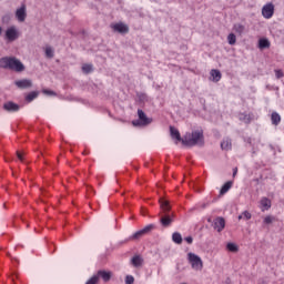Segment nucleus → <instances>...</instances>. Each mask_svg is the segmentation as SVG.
Listing matches in <instances>:
<instances>
[{
	"label": "nucleus",
	"instance_id": "nucleus-1",
	"mask_svg": "<svg viewBox=\"0 0 284 284\" xmlns=\"http://www.w3.org/2000/svg\"><path fill=\"white\" fill-rule=\"evenodd\" d=\"M0 68L13 70V72H23L26 65L17 58L4 57L0 59Z\"/></svg>",
	"mask_w": 284,
	"mask_h": 284
},
{
	"label": "nucleus",
	"instance_id": "nucleus-2",
	"mask_svg": "<svg viewBox=\"0 0 284 284\" xmlns=\"http://www.w3.org/2000/svg\"><path fill=\"white\" fill-rule=\"evenodd\" d=\"M183 145H203V131L197 130L186 133L182 139Z\"/></svg>",
	"mask_w": 284,
	"mask_h": 284
},
{
	"label": "nucleus",
	"instance_id": "nucleus-3",
	"mask_svg": "<svg viewBox=\"0 0 284 284\" xmlns=\"http://www.w3.org/2000/svg\"><path fill=\"white\" fill-rule=\"evenodd\" d=\"M187 262L194 272H201L203 270V260L195 253H187Z\"/></svg>",
	"mask_w": 284,
	"mask_h": 284
},
{
	"label": "nucleus",
	"instance_id": "nucleus-4",
	"mask_svg": "<svg viewBox=\"0 0 284 284\" xmlns=\"http://www.w3.org/2000/svg\"><path fill=\"white\" fill-rule=\"evenodd\" d=\"M138 116L139 120L132 121V125H134L135 128H139V125H150V123H152V118H148L145 112H143V110L141 109L138 110Z\"/></svg>",
	"mask_w": 284,
	"mask_h": 284
},
{
	"label": "nucleus",
	"instance_id": "nucleus-5",
	"mask_svg": "<svg viewBox=\"0 0 284 284\" xmlns=\"http://www.w3.org/2000/svg\"><path fill=\"white\" fill-rule=\"evenodd\" d=\"M154 224H149L146 225L144 229L135 232L130 239L131 241H136L139 239H142V236H145V234H150V232H152V230H154Z\"/></svg>",
	"mask_w": 284,
	"mask_h": 284
},
{
	"label": "nucleus",
	"instance_id": "nucleus-6",
	"mask_svg": "<svg viewBox=\"0 0 284 284\" xmlns=\"http://www.w3.org/2000/svg\"><path fill=\"white\" fill-rule=\"evenodd\" d=\"M262 17H264V19H272V17H274V3L268 2L263 6Z\"/></svg>",
	"mask_w": 284,
	"mask_h": 284
},
{
	"label": "nucleus",
	"instance_id": "nucleus-7",
	"mask_svg": "<svg viewBox=\"0 0 284 284\" xmlns=\"http://www.w3.org/2000/svg\"><path fill=\"white\" fill-rule=\"evenodd\" d=\"M6 39L9 41H17V39H19V31H17L16 27H10L7 29Z\"/></svg>",
	"mask_w": 284,
	"mask_h": 284
},
{
	"label": "nucleus",
	"instance_id": "nucleus-8",
	"mask_svg": "<svg viewBox=\"0 0 284 284\" xmlns=\"http://www.w3.org/2000/svg\"><path fill=\"white\" fill-rule=\"evenodd\" d=\"M112 28L115 32H120V34H128L130 32V28L123 22L115 23Z\"/></svg>",
	"mask_w": 284,
	"mask_h": 284
},
{
	"label": "nucleus",
	"instance_id": "nucleus-9",
	"mask_svg": "<svg viewBox=\"0 0 284 284\" xmlns=\"http://www.w3.org/2000/svg\"><path fill=\"white\" fill-rule=\"evenodd\" d=\"M95 276H98V281H99V278H102V281L104 283H109V281L112 278V272L105 271V270H100V271H98Z\"/></svg>",
	"mask_w": 284,
	"mask_h": 284
},
{
	"label": "nucleus",
	"instance_id": "nucleus-10",
	"mask_svg": "<svg viewBox=\"0 0 284 284\" xmlns=\"http://www.w3.org/2000/svg\"><path fill=\"white\" fill-rule=\"evenodd\" d=\"M213 227L216 230V232H222L225 230V219L223 217H216L213 221Z\"/></svg>",
	"mask_w": 284,
	"mask_h": 284
},
{
	"label": "nucleus",
	"instance_id": "nucleus-11",
	"mask_svg": "<svg viewBox=\"0 0 284 284\" xmlns=\"http://www.w3.org/2000/svg\"><path fill=\"white\" fill-rule=\"evenodd\" d=\"M16 17L20 23L26 21V17H28V13H26V4H22L21 8L17 9Z\"/></svg>",
	"mask_w": 284,
	"mask_h": 284
},
{
	"label": "nucleus",
	"instance_id": "nucleus-12",
	"mask_svg": "<svg viewBox=\"0 0 284 284\" xmlns=\"http://www.w3.org/2000/svg\"><path fill=\"white\" fill-rule=\"evenodd\" d=\"M17 88H20V90H26V88H32V81L24 79V80H18L16 81Z\"/></svg>",
	"mask_w": 284,
	"mask_h": 284
},
{
	"label": "nucleus",
	"instance_id": "nucleus-13",
	"mask_svg": "<svg viewBox=\"0 0 284 284\" xmlns=\"http://www.w3.org/2000/svg\"><path fill=\"white\" fill-rule=\"evenodd\" d=\"M260 205H261L262 212H265V211L270 210V207H272V200H270L267 197H262L260 201Z\"/></svg>",
	"mask_w": 284,
	"mask_h": 284
},
{
	"label": "nucleus",
	"instance_id": "nucleus-14",
	"mask_svg": "<svg viewBox=\"0 0 284 284\" xmlns=\"http://www.w3.org/2000/svg\"><path fill=\"white\" fill-rule=\"evenodd\" d=\"M4 110H7V112H19V104L14 103V102H7L3 104Z\"/></svg>",
	"mask_w": 284,
	"mask_h": 284
},
{
	"label": "nucleus",
	"instance_id": "nucleus-15",
	"mask_svg": "<svg viewBox=\"0 0 284 284\" xmlns=\"http://www.w3.org/2000/svg\"><path fill=\"white\" fill-rule=\"evenodd\" d=\"M174 219H172L170 215H164L160 220V223L163 225V227H170V225H172Z\"/></svg>",
	"mask_w": 284,
	"mask_h": 284
},
{
	"label": "nucleus",
	"instance_id": "nucleus-16",
	"mask_svg": "<svg viewBox=\"0 0 284 284\" xmlns=\"http://www.w3.org/2000/svg\"><path fill=\"white\" fill-rule=\"evenodd\" d=\"M131 264L133 265V267H141V266H143V257H141V255H134L131 258Z\"/></svg>",
	"mask_w": 284,
	"mask_h": 284
},
{
	"label": "nucleus",
	"instance_id": "nucleus-17",
	"mask_svg": "<svg viewBox=\"0 0 284 284\" xmlns=\"http://www.w3.org/2000/svg\"><path fill=\"white\" fill-rule=\"evenodd\" d=\"M232 181L226 182L220 190V194L221 196H223L224 194H227V192H230V190H232Z\"/></svg>",
	"mask_w": 284,
	"mask_h": 284
},
{
	"label": "nucleus",
	"instance_id": "nucleus-18",
	"mask_svg": "<svg viewBox=\"0 0 284 284\" xmlns=\"http://www.w3.org/2000/svg\"><path fill=\"white\" fill-rule=\"evenodd\" d=\"M211 77H212V79H213V81H214L215 83H219V81H221V78H222L221 71H219V70H216V69H212V70H211Z\"/></svg>",
	"mask_w": 284,
	"mask_h": 284
},
{
	"label": "nucleus",
	"instance_id": "nucleus-19",
	"mask_svg": "<svg viewBox=\"0 0 284 284\" xmlns=\"http://www.w3.org/2000/svg\"><path fill=\"white\" fill-rule=\"evenodd\" d=\"M271 43L270 40L262 38L258 40V48L260 50H265L266 48H270Z\"/></svg>",
	"mask_w": 284,
	"mask_h": 284
},
{
	"label": "nucleus",
	"instance_id": "nucleus-20",
	"mask_svg": "<svg viewBox=\"0 0 284 284\" xmlns=\"http://www.w3.org/2000/svg\"><path fill=\"white\" fill-rule=\"evenodd\" d=\"M170 132H171L172 139H176L178 141H183V139H181V133L176 130V128L170 126Z\"/></svg>",
	"mask_w": 284,
	"mask_h": 284
},
{
	"label": "nucleus",
	"instance_id": "nucleus-21",
	"mask_svg": "<svg viewBox=\"0 0 284 284\" xmlns=\"http://www.w3.org/2000/svg\"><path fill=\"white\" fill-rule=\"evenodd\" d=\"M172 241H173V243L181 245V243H183V236L181 235V233L175 232L172 234Z\"/></svg>",
	"mask_w": 284,
	"mask_h": 284
},
{
	"label": "nucleus",
	"instance_id": "nucleus-22",
	"mask_svg": "<svg viewBox=\"0 0 284 284\" xmlns=\"http://www.w3.org/2000/svg\"><path fill=\"white\" fill-rule=\"evenodd\" d=\"M271 121L273 125H278L281 123V115L277 112H273L271 115Z\"/></svg>",
	"mask_w": 284,
	"mask_h": 284
},
{
	"label": "nucleus",
	"instance_id": "nucleus-23",
	"mask_svg": "<svg viewBox=\"0 0 284 284\" xmlns=\"http://www.w3.org/2000/svg\"><path fill=\"white\" fill-rule=\"evenodd\" d=\"M221 148H222V150H226V151L232 150V140H230V139L223 140L221 143Z\"/></svg>",
	"mask_w": 284,
	"mask_h": 284
},
{
	"label": "nucleus",
	"instance_id": "nucleus-24",
	"mask_svg": "<svg viewBox=\"0 0 284 284\" xmlns=\"http://www.w3.org/2000/svg\"><path fill=\"white\" fill-rule=\"evenodd\" d=\"M233 30L237 34H243V32H245V26H243L241 23H236V24H234Z\"/></svg>",
	"mask_w": 284,
	"mask_h": 284
},
{
	"label": "nucleus",
	"instance_id": "nucleus-25",
	"mask_svg": "<svg viewBox=\"0 0 284 284\" xmlns=\"http://www.w3.org/2000/svg\"><path fill=\"white\" fill-rule=\"evenodd\" d=\"M226 250H227L229 252L236 253V252H239V245H236V244L230 242V243L226 244Z\"/></svg>",
	"mask_w": 284,
	"mask_h": 284
},
{
	"label": "nucleus",
	"instance_id": "nucleus-26",
	"mask_svg": "<svg viewBox=\"0 0 284 284\" xmlns=\"http://www.w3.org/2000/svg\"><path fill=\"white\" fill-rule=\"evenodd\" d=\"M39 97V92H31L26 97V100L30 103L32 101H34V99H37Z\"/></svg>",
	"mask_w": 284,
	"mask_h": 284
},
{
	"label": "nucleus",
	"instance_id": "nucleus-27",
	"mask_svg": "<svg viewBox=\"0 0 284 284\" xmlns=\"http://www.w3.org/2000/svg\"><path fill=\"white\" fill-rule=\"evenodd\" d=\"M227 41L230 45H235L236 44V36L234 33H230L227 36Z\"/></svg>",
	"mask_w": 284,
	"mask_h": 284
},
{
	"label": "nucleus",
	"instance_id": "nucleus-28",
	"mask_svg": "<svg viewBox=\"0 0 284 284\" xmlns=\"http://www.w3.org/2000/svg\"><path fill=\"white\" fill-rule=\"evenodd\" d=\"M161 207H162L163 212H170V210H171L170 202L169 201H161Z\"/></svg>",
	"mask_w": 284,
	"mask_h": 284
},
{
	"label": "nucleus",
	"instance_id": "nucleus-29",
	"mask_svg": "<svg viewBox=\"0 0 284 284\" xmlns=\"http://www.w3.org/2000/svg\"><path fill=\"white\" fill-rule=\"evenodd\" d=\"M45 57L48 59H52L54 57V50H52L51 47L45 48Z\"/></svg>",
	"mask_w": 284,
	"mask_h": 284
},
{
	"label": "nucleus",
	"instance_id": "nucleus-30",
	"mask_svg": "<svg viewBox=\"0 0 284 284\" xmlns=\"http://www.w3.org/2000/svg\"><path fill=\"white\" fill-rule=\"evenodd\" d=\"M82 72H84V74H90V72H92V64H83Z\"/></svg>",
	"mask_w": 284,
	"mask_h": 284
},
{
	"label": "nucleus",
	"instance_id": "nucleus-31",
	"mask_svg": "<svg viewBox=\"0 0 284 284\" xmlns=\"http://www.w3.org/2000/svg\"><path fill=\"white\" fill-rule=\"evenodd\" d=\"M42 94H47V97H57L54 91L48 89L42 90Z\"/></svg>",
	"mask_w": 284,
	"mask_h": 284
},
{
	"label": "nucleus",
	"instance_id": "nucleus-32",
	"mask_svg": "<svg viewBox=\"0 0 284 284\" xmlns=\"http://www.w3.org/2000/svg\"><path fill=\"white\" fill-rule=\"evenodd\" d=\"M264 223H265V225H270V224L274 223V216L267 215L266 217H264Z\"/></svg>",
	"mask_w": 284,
	"mask_h": 284
},
{
	"label": "nucleus",
	"instance_id": "nucleus-33",
	"mask_svg": "<svg viewBox=\"0 0 284 284\" xmlns=\"http://www.w3.org/2000/svg\"><path fill=\"white\" fill-rule=\"evenodd\" d=\"M99 283V276L93 275L85 284H98Z\"/></svg>",
	"mask_w": 284,
	"mask_h": 284
},
{
	"label": "nucleus",
	"instance_id": "nucleus-34",
	"mask_svg": "<svg viewBox=\"0 0 284 284\" xmlns=\"http://www.w3.org/2000/svg\"><path fill=\"white\" fill-rule=\"evenodd\" d=\"M275 77H276V79H283L284 78L283 70L276 69L275 70Z\"/></svg>",
	"mask_w": 284,
	"mask_h": 284
},
{
	"label": "nucleus",
	"instance_id": "nucleus-35",
	"mask_svg": "<svg viewBox=\"0 0 284 284\" xmlns=\"http://www.w3.org/2000/svg\"><path fill=\"white\" fill-rule=\"evenodd\" d=\"M242 215L244 221H250V219H252V213H250L248 211H244Z\"/></svg>",
	"mask_w": 284,
	"mask_h": 284
},
{
	"label": "nucleus",
	"instance_id": "nucleus-36",
	"mask_svg": "<svg viewBox=\"0 0 284 284\" xmlns=\"http://www.w3.org/2000/svg\"><path fill=\"white\" fill-rule=\"evenodd\" d=\"M125 284H134V276L126 275L125 277Z\"/></svg>",
	"mask_w": 284,
	"mask_h": 284
},
{
	"label": "nucleus",
	"instance_id": "nucleus-37",
	"mask_svg": "<svg viewBox=\"0 0 284 284\" xmlns=\"http://www.w3.org/2000/svg\"><path fill=\"white\" fill-rule=\"evenodd\" d=\"M184 241L189 244V245H192V243H194V239L192 236H186L184 239Z\"/></svg>",
	"mask_w": 284,
	"mask_h": 284
},
{
	"label": "nucleus",
	"instance_id": "nucleus-38",
	"mask_svg": "<svg viewBox=\"0 0 284 284\" xmlns=\"http://www.w3.org/2000/svg\"><path fill=\"white\" fill-rule=\"evenodd\" d=\"M17 156L19 159V161H23V154L21 152H17Z\"/></svg>",
	"mask_w": 284,
	"mask_h": 284
},
{
	"label": "nucleus",
	"instance_id": "nucleus-39",
	"mask_svg": "<svg viewBox=\"0 0 284 284\" xmlns=\"http://www.w3.org/2000/svg\"><path fill=\"white\" fill-rule=\"evenodd\" d=\"M237 173H239V169L235 168V169L233 170V176H236Z\"/></svg>",
	"mask_w": 284,
	"mask_h": 284
},
{
	"label": "nucleus",
	"instance_id": "nucleus-40",
	"mask_svg": "<svg viewBox=\"0 0 284 284\" xmlns=\"http://www.w3.org/2000/svg\"><path fill=\"white\" fill-rule=\"evenodd\" d=\"M237 219H239V221H242V219H244V217H243V213H242L241 215H239Z\"/></svg>",
	"mask_w": 284,
	"mask_h": 284
},
{
	"label": "nucleus",
	"instance_id": "nucleus-41",
	"mask_svg": "<svg viewBox=\"0 0 284 284\" xmlns=\"http://www.w3.org/2000/svg\"><path fill=\"white\" fill-rule=\"evenodd\" d=\"M3 32V29L0 27V37H1V33Z\"/></svg>",
	"mask_w": 284,
	"mask_h": 284
}]
</instances>
